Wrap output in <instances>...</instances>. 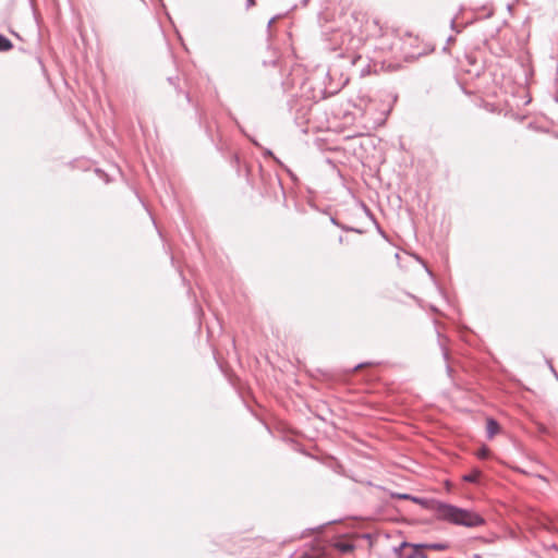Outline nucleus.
<instances>
[{"label":"nucleus","instance_id":"obj_2","mask_svg":"<svg viewBox=\"0 0 558 558\" xmlns=\"http://www.w3.org/2000/svg\"><path fill=\"white\" fill-rule=\"evenodd\" d=\"M375 52L399 56L403 51L402 40L395 29H386L372 45Z\"/></svg>","mask_w":558,"mask_h":558},{"label":"nucleus","instance_id":"obj_15","mask_svg":"<svg viewBox=\"0 0 558 558\" xmlns=\"http://www.w3.org/2000/svg\"><path fill=\"white\" fill-rule=\"evenodd\" d=\"M411 495H408V494H403V495H400V498L402 499H410L411 500Z\"/></svg>","mask_w":558,"mask_h":558},{"label":"nucleus","instance_id":"obj_11","mask_svg":"<svg viewBox=\"0 0 558 558\" xmlns=\"http://www.w3.org/2000/svg\"><path fill=\"white\" fill-rule=\"evenodd\" d=\"M478 477H480V472H478V471H475V472H472V473H470V474L464 475V477H463V478H464V481H466V482L475 483V482H477Z\"/></svg>","mask_w":558,"mask_h":558},{"label":"nucleus","instance_id":"obj_16","mask_svg":"<svg viewBox=\"0 0 558 558\" xmlns=\"http://www.w3.org/2000/svg\"><path fill=\"white\" fill-rule=\"evenodd\" d=\"M372 60H374L375 62H381V60H379V58L377 57H373ZM385 62V60H383V63Z\"/></svg>","mask_w":558,"mask_h":558},{"label":"nucleus","instance_id":"obj_12","mask_svg":"<svg viewBox=\"0 0 558 558\" xmlns=\"http://www.w3.org/2000/svg\"><path fill=\"white\" fill-rule=\"evenodd\" d=\"M489 456V449L487 447H482L478 451H477V457L480 459H486L488 458Z\"/></svg>","mask_w":558,"mask_h":558},{"label":"nucleus","instance_id":"obj_19","mask_svg":"<svg viewBox=\"0 0 558 558\" xmlns=\"http://www.w3.org/2000/svg\"><path fill=\"white\" fill-rule=\"evenodd\" d=\"M454 20H451V26L453 27L454 26Z\"/></svg>","mask_w":558,"mask_h":558},{"label":"nucleus","instance_id":"obj_10","mask_svg":"<svg viewBox=\"0 0 558 558\" xmlns=\"http://www.w3.org/2000/svg\"><path fill=\"white\" fill-rule=\"evenodd\" d=\"M422 546L423 548H429L434 550H445L448 548V545L444 543L422 544Z\"/></svg>","mask_w":558,"mask_h":558},{"label":"nucleus","instance_id":"obj_5","mask_svg":"<svg viewBox=\"0 0 558 558\" xmlns=\"http://www.w3.org/2000/svg\"><path fill=\"white\" fill-rule=\"evenodd\" d=\"M411 500L414 501L415 504L423 506L426 509L433 510L434 512H435L434 506L436 504H444L442 501H437L434 499H426V498H421V497H411Z\"/></svg>","mask_w":558,"mask_h":558},{"label":"nucleus","instance_id":"obj_18","mask_svg":"<svg viewBox=\"0 0 558 558\" xmlns=\"http://www.w3.org/2000/svg\"><path fill=\"white\" fill-rule=\"evenodd\" d=\"M473 558H481L478 554L473 555Z\"/></svg>","mask_w":558,"mask_h":558},{"label":"nucleus","instance_id":"obj_8","mask_svg":"<svg viewBox=\"0 0 558 558\" xmlns=\"http://www.w3.org/2000/svg\"><path fill=\"white\" fill-rule=\"evenodd\" d=\"M423 546L422 545H416L414 546L410 554L407 555L405 558H427L426 555L423 553Z\"/></svg>","mask_w":558,"mask_h":558},{"label":"nucleus","instance_id":"obj_13","mask_svg":"<svg viewBox=\"0 0 558 558\" xmlns=\"http://www.w3.org/2000/svg\"><path fill=\"white\" fill-rule=\"evenodd\" d=\"M264 156H268V157H271L274 158V160L279 163L280 166L283 167L282 162L276 157L274 156L272 151L270 149H264Z\"/></svg>","mask_w":558,"mask_h":558},{"label":"nucleus","instance_id":"obj_6","mask_svg":"<svg viewBox=\"0 0 558 558\" xmlns=\"http://www.w3.org/2000/svg\"><path fill=\"white\" fill-rule=\"evenodd\" d=\"M499 432V424L494 418H488L486 424V433L488 438H493Z\"/></svg>","mask_w":558,"mask_h":558},{"label":"nucleus","instance_id":"obj_4","mask_svg":"<svg viewBox=\"0 0 558 558\" xmlns=\"http://www.w3.org/2000/svg\"><path fill=\"white\" fill-rule=\"evenodd\" d=\"M361 44H362V43H361V39H360V38H355V37H353V36H350L349 45H348V47H347V50H348V51H352V53H351V56H350V57H351V62H352L353 64H355V63L357 62V60H360V59H361V57H362L361 54L355 53V50L360 47V45H361Z\"/></svg>","mask_w":558,"mask_h":558},{"label":"nucleus","instance_id":"obj_9","mask_svg":"<svg viewBox=\"0 0 558 558\" xmlns=\"http://www.w3.org/2000/svg\"><path fill=\"white\" fill-rule=\"evenodd\" d=\"M13 48V44L9 38L0 34V51H9Z\"/></svg>","mask_w":558,"mask_h":558},{"label":"nucleus","instance_id":"obj_3","mask_svg":"<svg viewBox=\"0 0 558 558\" xmlns=\"http://www.w3.org/2000/svg\"><path fill=\"white\" fill-rule=\"evenodd\" d=\"M366 36L376 40L383 33L388 29L378 19L367 20L364 24Z\"/></svg>","mask_w":558,"mask_h":558},{"label":"nucleus","instance_id":"obj_17","mask_svg":"<svg viewBox=\"0 0 558 558\" xmlns=\"http://www.w3.org/2000/svg\"><path fill=\"white\" fill-rule=\"evenodd\" d=\"M251 141H252V143H253L255 146L260 147V145H259V143H258L257 141H255V140H253V138H251Z\"/></svg>","mask_w":558,"mask_h":558},{"label":"nucleus","instance_id":"obj_7","mask_svg":"<svg viewBox=\"0 0 558 558\" xmlns=\"http://www.w3.org/2000/svg\"><path fill=\"white\" fill-rule=\"evenodd\" d=\"M336 548L342 554H349L353 551L354 545L347 541H341L336 544Z\"/></svg>","mask_w":558,"mask_h":558},{"label":"nucleus","instance_id":"obj_14","mask_svg":"<svg viewBox=\"0 0 558 558\" xmlns=\"http://www.w3.org/2000/svg\"><path fill=\"white\" fill-rule=\"evenodd\" d=\"M255 5V0H246V9H251L252 7Z\"/></svg>","mask_w":558,"mask_h":558},{"label":"nucleus","instance_id":"obj_1","mask_svg":"<svg viewBox=\"0 0 558 558\" xmlns=\"http://www.w3.org/2000/svg\"><path fill=\"white\" fill-rule=\"evenodd\" d=\"M434 507L437 518L451 524L465 527H477L485 524V519L473 510L450 504H436Z\"/></svg>","mask_w":558,"mask_h":558}]
</instances>
